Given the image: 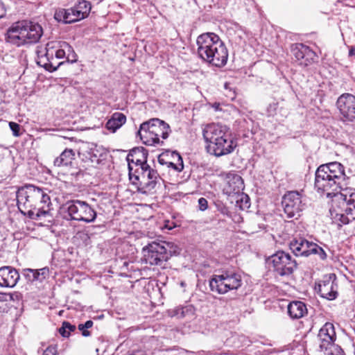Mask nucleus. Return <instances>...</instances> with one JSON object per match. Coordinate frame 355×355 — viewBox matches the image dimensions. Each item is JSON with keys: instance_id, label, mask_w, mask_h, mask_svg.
<instances>
[{"instance_id": "obj_1", "label": "nucleus", "mask_w": 355, "mask_h": 355, "mask_svg": "<svg viewBox=\"0 0 355 355\" xmlns=\"http://www.w3.org/2000/svg\"><path fill=\"white\" fill-rule=\"evenodd\" d=\"M348 184L349 178L339 162L322 164L315 171V188L326 192L328 197L334 196L332 209L343 225L355 220V189L348 187Z\"/></svg>"}, {"instance_id": "obj_2", "label": "nucleus", "mask_w": 355, "mask_h": 355, "mask_svg": "<svg viewBox=\"0 0 355 355\" xmlns=\"http://www.w3.org/2000/svg\"><path fill=\"white\" fill-rule=\"evenodd\" d=\"M148 150L144 147L132 149L127 155L129 179L139 193L152 194L162 180L157 171L147 164Z\"/></svg>"}, {"instance_id": "obj_3", "label": "nucleus", "mask_w": 355, "mask_h": 355, "mask_svg": "<svg viewBox=\"0 0 355 355\" xmlns=\"http://www.w3.org/2000/svg\"><path fill=\"white\" fill-rule=\"evenodd\" d=\"M197 54L204 62L216 67L227 62L228 51L220 37L214 33H205L196 39Z\"/></svg>"}, {"instance_id": "obj_4", "label": "nucleus", "mask_w": 355, "mask_h": 355, "mask_svg": "<svg viewBox=\"0 0 355 355\" xmlns=\"http://www.w3.org/2000/svg\"><path fill=\"white\" fill-rule=\"evenodd\" d=\"M202 135L207 144V152L216 157L228 155L236 146L226 125L219 123L208 124L203 129Z\"/></svg>"}, {"instance_id": "obj_5", "label": "nucleus", "mask_w": 355, "mask_h": 355, "mask_svg": "<svg viewBox=\"0 0 355 355\" xmlns=\"http://www.w3.org/2000/svg\"><path fill=\"white\" fill-rule=\"evenodd\" d=\"M17 205H23L25 209L30 208L29 214L36 210V216L42 217L49 214L51 205L49 196L41 188L28 184L20 189L17 194Z\"/></svg>"}, {"instance_id": "obj_6", "label": "nucleus", "mask_w": 355, "mask_h": 355, "mask_svg": "<svg viewBox=\"0 0 355 355\" xmlns=\"http://www.w3.org/2000/svg\"><path fill=\"white\" fill-rule=\"evenodd\" d=\"M171 132V128L168 123L157 118H153L141 124L137 135L144 144L153 146L163 144L164 141H160L159 137L166 139Z\"/></svg>"}, {"instance_id": "obj_7", "label": "nucleus", "mask_w": 355, "mask_h": 355, "mask_svg": "<svg viewBox=\"0 0 355 355\" xmlns=\"http://www.w3.org/2000/svg\"><path fill=\"white\" fill-rule=\"evenodd\" d=\"M142 261L151 266H163L175 253L173 243L153 241L142 248Z\"/></svg>"}, {"instance_id": "obj_8", "label": "nucleus", "mask_w": 355, "mask_h": 355, "mask_svg": "<svg viewBox=\"0 0 355 355\" xmlns=\"http://www.w3.org/2000/svg\"><path fill=\"white\" fill-rule=\"evenodd\" d=\"M241 285V275L230 270H224L220 275H214L209 280L211 291L218 294H225L230 291L237 290Z\"/></svg>"}, {"instance_id": "obj_9", "label": "nucleus", "mask_w": 355, "mask_h": 355, "mask_svg": "<svg viewBox=\"0 0 355 355\" xmlns=\"http://www.w3.org/2000/svg\"><path fill=\"white\" fill-rule=\"evenodd\" d=\"M266 263L272 268L273 272L280 277L291 275L297 268L296 260L289 253L282 250L268 257Z\"/></svg>"}, {"instance_id": "obj_10", "label": "nucleus", "mask_w": 355, "mask_h": 355, "mask_svg": "<svg viewBox=\"0 0 355 355\" xmlns=\"http://www.w3.org/2000/svg\"><path fill=\"white\" fill-rule=\"evenodd\" d=\"M62 209L67 212L71 220L91 223L96 218L94 209L87 202L79 200L67 202Z\"/></svg>"}, {"instance_id": "obj_11", "label": "nucleus", "mask_w": 355, "mask_h": 355, "mask_svg": "<svg viewBox=\"0 0 355 355\" xmlns=\"http://www.w3.org/2000/svg\"><path fill=\"white\" fill-rule=\"evenodd\" d=\"M91 3L85 0H82L73 8L69 9L60 8L55 11L54 18L58 21L64 24H71L86 18L91 10Z\"/></svg>"}, {"instance_id": "obj_12", "label": "nucleus", "mask_w": 355, "mask_h": 355, "mask_svg": "<svg viewBox=\"0 0 355 355\" xmlns=\"http://www.w3.org/2000/svg\"><path fill=\"white\" fill-rule=\"evenodd\" d=\"M282 205L288 219L297 218L304 207L301 195L295 191H288L283 196Z\"/></svg>"}, {"instance_id": "obj_13", "label": "nucleus", "mask_w": 355, "mask_h": 355, "mask_svg": "<svg viewBox=\"0 0 355 355\" xmlns=\"http://www.w3.org/2000/svg\"><path fill=\"white\" fill-rule=\"evenodd\" d=\"M57 48L56 42H48L46 47L41 50H37V64L49 71H54L62 64V62H55V49Z\"/></svg>"}, {"instance_id": "obj_14", "label": "nucleus", "mask_w": 355, "mask_h": 355, "mask_svg": "<svg viewBox=\"0 0 355 355\" xmlns=\"http://www.w3.org/2000/svg\"><path fill=\"white\" fill-rule=\"evenodd\" d=\"M336 106L343 121H355V96L345 93L336 101Z\"/></svg>"}, {"instance_id": "obj_15", "label": "nucleus", "mask_w": 355, "mask_h": 355, "mask_svg": "<svg viewBox=\"0 0 355 355\" xmlns=\"http://www.w3.org/2000/svg\"><path fill=\"white\" fill-rule=\"evenodd\" d=\"M24 20L17 21L12 24L5 33V41L16 46L25 45L26 39Z\"/></svg>"}, {"instance_id": "obj_16", "label": "nucleus", "mask_w": 355, "mask_h": 355, "mask_svg": "<svg viewBox=\"0 0 355 355\" xmlns=\"http://www.w3.org/2000/svg\"><path fill=\"white\" fill-rule=\"evenodd\" d=\"M318 338L320 341L319 347L321 351L326 352L330 349H339V347L334 343L336 339V332L332 323H325L320 329Z\"/></svg>"}, {"instance_id": "obj_17", "label": "nucleus", "mask_w": 355, "mask_h": 355, "mask_svg": "<svg viewBox=\"0 0 355 355\" xmlns=\"http://www.w3.org/2000/svg\"><path fill=\"white\" fill-rule=\"evenodd\" d=\"M291 52L300 65L308 66L310 64L315 54L309 46L302 44H294L291 46Z\"/></svg>"}, {"instance_id": "obj_18", "label": "nucleus", "mask_w": 355, "mask_h": 355, "mask_svg": "<svg viewBox=\"0 0 355 355\" xmlns=\"http://www.w3.org/2000/svg\"><path fill=\"white\" fill-rule=\"evenodd\" d=\"M336 276L334 274H329L325 276L322 281L318 284L319 293L321 297L327 300H334L337 296V285L335 283Z\"/></svg>"}, {"instance_id": "obj_19", "label": "nucleus", "mask_w": 355, "mask_h": 355, "mask_svg": "<svg viewBox=\"0 0 355 355\" xmlns=\"http://www.w3.org/2000/svg\"><path fill=\"white\" fill-rule=\"evenodd\" d=\"M26 39L25 45L38 42L43 35V28L40 24L30 20H24Z\"/></svg>"}, {"instance_id": "obj_20", "label": "nucleus", "mask_w": 355, "mask_h": 355, "mask_svg": "<svg viewBox=\"0 0 355 355\" xmlns=\"http://www.w3.org/2000/svg\"><path fill=\"white\" fill-rule=\"evenodd\" d=\"M20 279L18 271L12 266H2L0 268V286L3 288H13Z\"/></svg>"}, {"instance_id": "obj_21", "label": "nucleus", "mask_w": 355, "mask_h": 355, "mask_svg": "<svg viewBox=\"0 0 355 355\" xmlns=\"http://www.w3.org/2000/svg\"><path fill=\"white\" fill-rule=\"evenodd\" d=\"M312 243L303 237H295L290 241L289 248L296 257H308Z\"/></svg>"}, {"instance_id": "obj_22", "label": "nucleus", "mask_w": 355, "mask_h": 355, "mask_svg": "<svg viewBox=\"0 0 355 355\" xmlns=\"http://www.w3.org/2000/svg\"><path fill=\"white\" fill-rule=\"evenodd\" d=\"M288 313L293 319H299L307 313L306 304L301 301H293L287 307Z\"/></svg>"}, {"instance_id": "obj_23", "label": "nucleus", "mask_w": 355, "mask_h": 355, "mask_svg": "<svg viewBox=\"0 0 355 355\" xmlns=\"http://www.w3.org/2000/svg\"><path fill=\"white\" fill-rule=\"evenodd\" d=\"M75 160V153L71 148H66L59 157L54 159L53 164L56 167L72 166Z\"/></svg>"}, {"instance_id": "obj_24", "label": "nucleus", "mask_w": 355, "mask_h": 355, "mask_svg": "<svg viewBox=\"0 0 355 355\" xmlns=\"http://www.w3.org/2000/svg\"><path fill=\"white\" fill-rule=\"evenodd\" d=\"M126 121V116L121 112H114L111 118L107 121L105 127L112 132H116Z\"/></svg>"}, {"instance_id": "obj_25", "label": "nucleus", "mask_w": 355, "mask_h": 355, "mask_svg": "<svg viewBox=\"0 0 355 355\" xmlns=\"http://www.w3.org/2000/svg\"><path fill=\"white\" fill-rule=\"evenodd\" d=\"M172 317L184 318L187 316H192L194 314V309L191 305L176 307L170 311Z\"/></svg>"}, {"instance_id": "obj_26", "label": "nucleus", "mask_w": 355, "mask_h": 355, "mask_svg": "<svg viewBox=\"0 0 355 355\" xmlns=\"http://www.w3.org/2000/svg\"><path fill=\"white\" fill-rule=\"evenodd\" d=\"M171 157L173 159V160H177V162L175 163L173 161H169L166 166L168 168H172L176 171H181L184 168L183 160L180 155L175 152H171Z\"/></svg>"}, {"instance_id": "obj_27", "label": "nucleus", "mask_w": 355, "mask_h": 355, "mask_svg": "<svg viewBox=\"0 0 355 355\" xmlns=\"http://www.w3.org/2000/svg\"><path fill=\"white\" fill-rule=\"evenodd\" d=\"M30 272H33L32 274L33 279H36V281H39L40 282L45 279L49 275V270L46 267L39 270H31Z\"/></svg>"}, {"instance_id": "obj_28", "label": "nucleus", "mask_w": 355, "mask_h": 355, "mask_svg": "<svg viewBox=\"0 0 355 355\" xmlns=\"http://www.w3.org/2000/svg\"><path fill=\"white\" fill-rule=\"evenodd\" d=\"M318 254L320 259L324 260L327 258V254L324 250L316 243H313L311 245L310 254Z\"/></svg>"}, {"instance_id": "obj_29", "label": "nucleus", "mask_w": 355, "mask_h": 355, "mask_svg": "<svg viewBox=\"0 0 355 355\" xmlns=\"http://www.w3.org/2000/svg\"><path fill=\"white\" fill-rule=\"evenodd\" d=\"M171 152L166 151L165 153H162L158 157V162L161 165H167L168 162L170 161Z\"/></svg>"}, {"instance_id": "obj_30", "label": "nucleus", "mask_w": 355, "mask_h": 355, "mask_svg": "<svg viewBox=\"0 0 355 355\" xmlns=\"http://www.w3.org/2000/svg\"><path fill=\"white\" fill-rule=\"evenodd\" d=\"M9 127L12 132V135L15 137H19L21 135V134L20 132L21 127H20L19 124H18L15 122L11 121L9 123Z\"/></svg>"}, {"instance_id": "obj_31", "label": "nucleus", "mask_w": 355, "mask_h": 355, "mask_svg": "<svg viewBox=\"0 0 355 355\" xmlns=\"http://www.w3.org/2000/svg\"><path fill=\"white\" fill-rule=\"evenodd\" d=\"M57 48L55 49V56L57 59H62L66 58L65 52L64 51V48L60 46V42L58 43L56 42Z\"/></svg>"}, {"instance_id": "obj_32", "label": "nucleus", "mask_w": 355, "mask_h": 355, "mask_svg": "<svg viewBox=\"0 0 355 355\" xmlns=\"http://www.w3.org/2000/svg\"><path fill=\"white\" fill-rule=\"evenodd\" d=\"M60 46L64 48L66 56L74 52L73 47L66 42H60Z\"/></svg>"}, {"instance_id": "obj_33", "label": "nucleus", "mask_w": 355, "mask_h": 355, "mask_svg": "<svg viewBox=\"0 0 355 355\" xmlns=\"http://www.w3.org/2000/svg\"><path fill=\"white\" fill-rule=\"evenodd\" d=\"M277 107H278V103H270L268 105V108H267L268 114L269 116L274 115L275 114V112H276Z\"/></svg>"}, {"instance_id": "obj_34", "label": "nucleus", "mask_w": 355, "mask_h": 355, "mask_svg": "<svg viewBox=\"0 0 355 355\" xmlns=\"http://www.w3.org/2000/svg\"><path fill=\"white\" fill-rule=\"evenodd\" d=\"M198 207L200 211H205L208 207V202L205 198H200L198 200Z\"/></svg>"}, {"instance_id": "obj_35", "label": "nucleus", "mask_w": 355, "mask_h": 355, "mask_svg": "<svg viewBox=\"0 0 355 355\" xmlns=\"http://www.w3.org/2000/svg\"><path fill=\"white\" fill-rule=\"evenodd\" d=\"M57 354V349L55 346H49L43 352L42 355H56Z\"/></svg>"}, {"instance_id": "obj_36", "label": "nucleus", "mask_w": 355, "mask_h": 355, "mask_svg": "<svg viewBox=\"0 0 355 355\" xmlns=\"http://www.w3.org/2000/svg\"><path fill=\"white\" fill-rule=\"evenodd\" d=\"M78 329L81 331L83 336L88 337L91 335V332L87 330V328L85 327L83 324H79L78 326Z\"/></svg>"}, {"instance_id": "obj_37", "label": "nucleus", "mask_w": 355, "mask_h": 355, "mask_svg": "<svg viewBox=\"0 0 355 355\" xmlns=\"http://www.w3.org/2000/svg\"><path fill=\"white\" fill-rule=\"evenodd\" d=\"M325 355H343V349L339 347V349H330L328 351H326Z\"/></svg>"}, {"instance_id": "obj_38", "label": "nucleus", "mask_w": 355, "mask_h": 355, "mask_svg": "<svg viewBox=\"0 0 355 355\" xmlns=\"http://www.w3.org/2000/svg\"><path fill=\"white\" fill-rule=\"evenodd\" d=\"M66 59H67V62H71V63H74L78 60V55H76V53L74 51V52H72V53L67 55Z\"/></svg>"}, {"instance_id": "obj_39", "label": "nucleus", "mask_w": 355, "mask_h": 355, "mask_svg": "<svg viewBox=\"0 0 355 355\" xmlns=\"http://www.w3.org/2000/svg\"><path fill=\"white\" fill-rule=\"evenodd\" d=\"M63 325H64L67 331L69 333L76 330V326L70 324L69 322H63Z\"/></svg>"}, {"instance_id": "obj_40", "label": "nucleus", "mask_w": 355, "mask_h": 355, "mask_svg": "<svg viewBox=\"0 0 355 355\" xmlns=\"http://www.w3.org/2000/svg\"><path fill=\"white\" fill-rule=\"evenodd\" d=\"M31 270H35L30 269V268L25 270V276L28 279V281H31V282L36 281V279H33V277L32 275L33 272H30Z\"/></svg>"}, {"instance_id": "obj_41", "label": "nucleus", "mask_w": 355, "mask_h": 355, "mask_svg": "<svg viewBox=\"0 0 355 355\" xmlns=\"http://www.w3.org/2000/svg\"><path fill=\"white\" fill-rule=\"evenodd\" d=\"M59 333L62 335V336L67 338L69 336L70 334L67 331L64 325H62V327L59 329Z\"/></svg>"}, {"instance_id": "obj_42", "label": "nucleus", "mask_w": 355, "mask_h": 355, "mask_svg": "<svg viewBox=\"0 0 355 355\" xmlns=\"http://www.w3.org/2000/svg\"><path fill=\"white\" fill-rule=\"evenodd\" d=\"M6 13V10L5 9L4 5L3 3L0 1V19L5 17Z\"/></svg>"}, {"instance_id": "obj_43", "label": "nucleus", "mask_w": 355, "mask_h": 355, "mask_svg": "<svg viewBox=\"0 0 355 355\" xmlns=\"http://www.w3.org/2000/svg\"><path fill=\"white\" fill-rule=\"evenodd\" d=\"M93 324L94 323L92 320H87L83 324H84L85 327L88 329L93 326Z\"/></svg>"}, {"instance_id": "obj_44", "label": "nucleus", "mask_w": 355, "mask_h": 355, "mask_svg": "<svg viewBox=\"0 0 355 355\" xmlns=\"http://www.w3.org/2000/svg\"><path fill=\"white\" fill-rule=\"evenodd\" d=\"M170 222L169 221H167L164 225V227L168 229V230H172L175 225H172L173 223H172L171 225L169 224Z\"/></svg>"}, {"instance_id": "obj_45", "label": "nucleus", "mask_w": 355, "mask_h": 355, "mask_svg": "<svg viewBox=\"0 0 355 355\" xmlns=\"http://www.w3.org/2000/svg\"><path fill=\"white\" fill-rule=\"evenodd\" d=\"M349 55L355 57V47L352 46L350 48L349 51Z\"/></svg>"}, {"instance_id": "obj_46", "label": "nucleus", "mask_w": 355, "mask_h": 355, "mask_svg": "<svg viewBox=\"0 0 355 355\" xmlns=\"http://www.w3.org/2000/svg\"><path fill=\"white\" fill-rule=\"evenodd\" d=\"M129 355H144V354L141 352H134L132 354H130Z\"/></svg>"}, {"instance_id": "obj_47", "label": "nucleus", "mask_w": 355, "mask_h": 355, "mask_svg": "<svg viewBox=\"0 0 355 355\" xmlns=\"http://www.w3.org/2000/svg\"><path fill=\"white\" fill-rule=\"evenodd\" d=\"M224 87H225V89H230V91L231 92V89H230V84H229V83H225Z\"/></svg>"}, {"instance_id": "obj_48", "label": "nucleus", "mask_w": 355, "mask_h": 355, "mask_svg": "<svg viewBox=\"0 0 355 355\" xmlns=\"http://www.w3.org/2000/svg\"><path fill=\"white\" fill-rule=\"evenodd\" d=\"M5 295L3 293H0V301H4L5 300Z\"/></svg>"}, {"instance_id": "obj_49", "label": "nucleus", "mask_w": 355, "mask_h": 355, "mask_svg": "<svg viewBox=\"0 0 355 355\" xmlns=\"http://www.w3.org/2000/svg\"><path fill=\"white\" fill-rule=\"evenodd\" d=\"M230 97L233 99L235 98V94L234 92H232V94L230 95Z\"/></svg>"}, {"instance_id": "obj_50", "label": "nucleus", "mask_w": 355, "mask_h": 355, "mask_svg": "<svg viewBox=\"0 0 355 355\" xmlns=\"http://www.w3.org/2000/svg\"><path fill=\"white\" fill-rule=\"evenodd\" d=\"M236 179H237L238 180H241V177H239V176H237V177H236Z\"/></svg>"}]
</instances>
